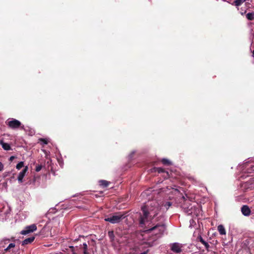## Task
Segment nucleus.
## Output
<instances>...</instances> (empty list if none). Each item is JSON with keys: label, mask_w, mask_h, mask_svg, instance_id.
<instances>
[{"label": "nucleus", "mask_w": 254, "mask_h": 254, "mask_svg": "<svg viewBox=\"0 0 254 254\" xmlns=\"http://www.w3.org/2000/svg\"><path fill=\"white\" fill-rule=\"evenodd\" d=\"M35 239V237H31L25 239L22 243V245H25L31 243Z\"/></svg>", "instance_id": "10"}, {"label": "nucleus", "mask_w": 254, "mask_h": 254, "mask_svg": "<svg viewBox=\"0 0 254 254\" xmlns=\"http://www.w3.org/2000/svg\"><path fill=\"white\" fill-rule=\"evenodd\" d=\"M23 167H24V162L21 161L19 162L16 166V168L18 170H20L21 168H22Z\"/></svg>", "instance_id": "18"}, {"label": "nucleus", "mask_w": 254, "mask_h": 254, "mask_svg": "<svg viewBox=\"0 0 254 254\" xmlns=\"http://www.w3.org/2000/svg\"><path fill=\"white\" fill-rule=\"evenodd\" d=\"M14 158H15V156H11V157H10L9 160L10 161H12Z\"/></svg>", "instance_id": "25"}, {"label": "nucleus", "mask_w": 254, "mask_h": 254, "mask_svg": "<svg viewBox=\"0 0 254 254\" xmlns=\"http://www.w3.org/2000/svg\"><path fill=\"white\" fill-rule=\"evenodd\" d=\"M99 185L103 188H106L108 187L109 184L110 183L109 182L106 180H100L99 181Z\"/></svg>", "instance_id": "13"}, {"label": "nucleus", "mask_w": 254, "mask_h": 254, "mask_svg": "<svg viewBox=\"0 0 254 254\" xmlns=\"http://www.w3.org/2000/svg\"><path fill=\"white\" fill-rule=\"evenodd\" d=\"M0 144L5 150H9L11 149V147L8 143L4 142L2 140H0Z\"/></svg>", "instance_id": "11"}, {"label": "nucleus", "mask_w": 254, "mask_h": 254, "mask_svg": "<svg viewBox=\"0 0 254 254\" xmlns=\"http://www.w3.org/2000/svg\"><path fill=\"white\" fill-rule=\"evenodd\" d=\"M182 198L184 199L185 202L182 204V208L184 211L189 214L192 213L191 205L190 203V200L185 198V197L183 196Z\"/></svg>", "instance_id": "4"}, {"label": "nucleus", "mask_w": 254, "mask_h": 254, "mask_svg": "<svg viewBox=\"0 0 254 254\" xmlns=\"http://www.w3.org/2000/svg\"><path fill=\"white\" fill-rule=\"evenodd\" d=\"M182 244L175 243L171 245V250L175 253H181L182 252Z\"/></svg>", "instance_id": "6"}, {"label": "nucleus", "mask_w": 254, "mask_h": 254, "mask_svg": "<svg viewBox=\"0 0 254 254\" xmlns=\"http://www.w3.org/2000/svg\"><path fill=\"white\" fill-rule=\"evenodd\" d=\"M253 57L254 58V51L253 52Z\"/></svg>", "instance_id": "28"}, {"label": "nucleus", "mask_w": 254, "mask_h": 254, "mask_svg": "<svg viewBox=\"0 0 254 254\" xmlns=\"http://www.w3.org/2000/svg\"><path fill=\"white\" fill-rule=\"evenodd\" d=\"M83 254H89V253H84Z\"/></svg>", "instance_id": "29"}, {"label": "nucleus", "mask_w": 254, "mask_h": 254, "mask_svg": "<svg viewBox=\"0 0 254 254\" xmlns=\"http://www.w3.org/2000/svg\"><path fill=\"white\" fill-rule=\"evenodd\" d=\"M15 247V244L14 243H10L6 249H5V251H8L10 249L12 248H14Z\"/></svg>", "instance_id": "21"}, {"label": "nucleus", "mask_w": 254, "mask_h": 254, "mask_svg": "<svg viewBox=\"0 0 254 254\" xmlns=\"http://www.w3.org/2000/svg\"><path fill=\"white\" fill-rule=\"evenodd\" d=\"M108 236L111 239H112V240H114L115 236H114V232L113 231H109L108 232Z\"/></svg>", "instance_id": "19"}, {"label": "nucleus", "mask_w": 254, "mask_h": 254, "mask_svg": "<svg viewBox=\"0 0 254 254\" xmlns=\"http://www.w3.org/2000/svg\"><path fill=\"white\" fill-rule=\"evenodd\" d=\"M6 125L10 128L17 129L21 127V123L14 119H9L5 122Z\"/></svg>", "instance_id": "3"}, {"label": "nucleus", "mask_w": 254, "mask_h": 254, "mask_svg": "<svg viewBox=\"0 0 254 254\" xmlns=\"http://www.w3.org/2000/svg\"><path fill=\"white\" fill-rule=\"evenodd\" d=\"M246 17L249 20H253L254 19V13H248L247 14Z\"/></svg>", "instance_id": "17"}, {"label": "nucleus", "mask_w": 254, "mask_h": 254, "mask_svg": "<svg viewBox=\"0 0 254 254\" xmlns=\"http://www.w3.org/2000/svg\"><path fill=\"white\" fill-rule=\"evenodd\" d=\"M166 204H167V205L168 206H170L171 205V203L170 202H167Z\"/></svg>", "instance_id": "27"}, {"label": "nucleus", "mask_w": 254, "mask_h": 254, "mask_svg": "<svg viewBox=\"0 0 254 254\" xmlns=\"http://www.w3.org/2000/svg\"><path fill=\"white\" fill-rule=\"evenodd\" d=\"M246 0H235L234 3L236 6H239L244 2Z\"/></svg>", "instance_id": "15"}, {"label": "nucleus", "mask_w": 254, "mask_h": 254, "mask_svg": "<svg viewBox=\"0 0 254 254\" xmlns=\"http://www.w3.org/2000/svg\"><path fill=\"white\" fill-rule=\"evenodd\" d=\"M126 216L124 214H122L121 212H119L110 217L105 218V221L109 222L112 224L119 223Z\"/></svg>", "instance_id": "2"}, {"label": "nucleus", "mask_w": 254, "mask_h": 254, "mask_svg": "<svg viewBox=\"0 0 254 254\" xmlns=\"http://www.w3.org/2000/svg\"><path fill=\"white\" fill-rule=\"evenodd\" d=\"M242 214L245 216H249L251 214V210L249 207L246 205H243L241 208Z\"/></svg>", "instance_id": "9"}, {"label": "nucleus", "mask_w": 254, "mask_h": 254, "mask_svg": "<svg viewBox=\"0 0 254 254\" xmlns=\"http://www.w3.org/2000/svg\"><path fill=\"white\" fill-rule=\"evenodd\" d=\"M3 169V165L1 162H0V171H2Z\"/></svg>", "instance_id": "24"}, {"label": "nucleus", "mask_w": 254, "mask_h": 254, "mask_svg": "<svg viewBox=\"0 0 254 254\" xmlns=\"http://www.w3.org/2000/svg\"><path fill=\"white\" fill-rule=\"evenodd\" d=\"M142 214H140L139 217V224L141 227L145 224V223L150 218L153 221L151 222L152 225L148 227L147 231L150 232L152 231H156V234H162L165 229L166 226L162 216H159L156 218L158 222H154V218L156 216L159 211V208L157 202L155 201H151L148 202L146 205L141 207Z\"/></svg>", "instance_id": "1"}, {"label": "nucleus", "mask_w": 254, "mask_h": 254, "mask_svg": "<svg viewBox=\"0 0 254 254\" xmlns=\"http://www.w3.org/2000/svg\"><path fill=\"white\" fill-rule=\"evenodd\" d=\"M161 162L165 165H171V162L167 159H165V158H164V159H162V160H161Z\"/></svg>", "instance_id": "16"}, {"label": "nucleus", "mask_w": 254, "mask_h": 254, "mask_svg": "<svg viewBox=\"0 0 254 254\" xmlns=\"http://www.w3.org/2000/svg\"><path fill=\"white\" fill-rule=\"evenodd\" d=\"M218 231L220 235H225L226 231L224 227L222 225H220L217 228Z\"/></svg>", "instance_id": "12"}, {"label": "nucleus", "mask_w": 254, "mask_h": 254, "mask_svg": "<svg viewBox=\"0 0 254 254\" xmlns=\"http://www.w3.org/2000/svg\"><path fill=\"white\" fill-rule=\"evenodd\" d=\"M148 250H147L146 251L144 252H143V253H141V254H147V253H148Z\"/></svg>", "instance_id": "26"}, {"label": "nucleus", "mask_w": 254, "mask_h": 254, "mask_svg": "<svg viewBox=\"0 0 254 254\" xmlns=\"http://www.w3.org/2000/svg\"><path fill=\"white\" fill-rule=\"evenodd\" d=\"M37 226L36 224H32L30 226H28L25 228V229L21 232L22 235H26L30 233L33 232L36 230Z\"/></svg>", "instance_id": "5"}, {"label": "nucleus", "mask_w": 254, "mask_h": 254, "mask_svg": "<svg viewBox=\"0 0 254 254\" xmlns=\"http://www.w3.org/2000/svg\"><path fill=\"white\" fill-rule=\"evenodd\" d=\"M197 240L200 242H201L203 245H204L205 247L206 248V249H208V247H209V245L208 244V243H207L206 242H205L203 239V238L201 237V236H199L197 237Z\"/></svg>", "instance_id": "14"}, {"label": "nucleus", "mask_w": 254, "mask_h": 254, "mask_svg": "<svg viewBox=\"0 0 254 254\" xmlns=\"http://www.w3.org/2000/svg\"><path fill=\"white\" fill-rule=\"evenodd\" d=\"M43 167V165L41 164H38L36 166L35 171L36 172H39L41 171Z\"/></svg>", "instance_id": "20"}, {"label": "nucleus", "mask_w": 254, "mask_h": 254, "mask_svg": "<svg viewBox=\"0 0 254 254\" xmlns=\"http://www.w3.org/2000/svg\"><path fill=\"white\" fill-rule=\"evenodd\" d=\"M154 169L155 170V172L163 174L162 176L164 178V179H167L170 177V174L169 172L165 171V169L159 167L154 168Z\"/></svg>", "instance_id": "7"}, {"label": "nucleus", "mask_w": 254, "mask_h": 254, "mask_svg": "<svg viewBox=\"0 0 254 254\" xmlns=\"http://www.w3.org/2000/svg\"><path fill=\"white\" fill-rule=\"evenodd\" d=\"M83 246V253H88V252H87V245L86 243H84Z\"/></svg>", "instance_id": "22"}, {"label": "nucleus", "mask_w": 254, "mask_h": 254, "mask_svg": "<svg viewBox=\"0 0 254 254\" xmlns=\"http://www.w3.org/2000/svg\"><path fill=\"white\" fill-rule=\"evenodd\" d=\"M28 169V167L25 166L24 169L19 173L17 178L18 181L19 183H21L23 182V179L25 176L26 173L27 172Z\"/></svg>", "instance_id": "8"}, {"label": "nucleus", "mask_w": 254, "mask_h": 254, "mask_svg": "<svg viewBox=\"0 0 254 254\" xmlns=\"http://www.w3.org/2000/svg\"><path fill=\"white\" fill-rule=\"evenodd\" d=\"M39 141L42 142L44 144H47L48 143V140L45 138H40Z\"/></svg>", "instance_id": "23"}]
</instances>
